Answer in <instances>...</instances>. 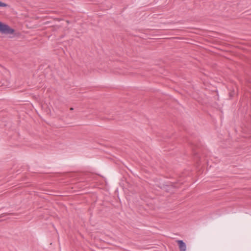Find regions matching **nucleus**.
I'll use <instances>...</instances> for the list:
<instances>
[{
	"mask_svg": "<svg viewBox=\"0 0 251 251\" xmlns=\"http://www.w3.org/2000/svg\"><path fill=\"white\" fill-rule=\"evenodd\" d=\"M177 242L179 246L180 251H186V246L185 243L182 240H178Z\"/></svg>",
	"mask_w": 251,
	"mask_h": 251,
	"instance_id": "nucleus-2",
	"label": "nucleus"
},
{
	"mask_svg": "<svg viewBox=\"0 0 251 251\" xmlns=\"http://www.w3.org/2000/svg\"><path fill=\"white\" fill-rule=\"evenodd\" d=\"M15 32V29L10 27L8 25L0 21V33L6 35L12 34Z\"/></svg>",
	"mask_w": 251,
	"mask_h": 251,
	"instance_id": "nucleus-1",
	"label": "nucleus"
},
{
	"mask_svg": "<svg viewBox=\"0 0 251 251\" xmlns=\"http://www.w3.org/2000/svg\"><path fill=\"white\" fill-rule=\"evenodd\" d=\"M229 94L230 97H233V96L234 95L235 93H234V91H233V92H230V93H229Z\"/></svg>",
	"mask_w": 251,
	"mask_h": 251,
	"instance_id": "nucleus-4",
	"label": "nucleus"
},
{
	"mask_svg": "<svg viewBox=\"0 0 251 251\" xmlns=\"http://www.w3.org/2000/svg\"><path fill=\"white\" fill-rule=\"evenodd\" d=\"M70 110H74V108H73V107H71V108H70Z\"/></svg>",
	"mask_w": 251,
	"mask_h": 251,
	"instance_id": "nucleus-5",
	"label": "nucleus"
},
{
	"mask_svg": "<svg viewBox=\"0 0 251 251\" xmlns=\"http://www.w3.org/2000/svg\"><path fill=\"white\" fill-rule=\"evenodd\" d=\"M7 4L0 1V7H6Z\"/></svg>",
	"mask_w": 251,
	"mask_h": 251,
	"instance_id": "nucleus-3",
	"label": "nucleus"
}]
</instances>
